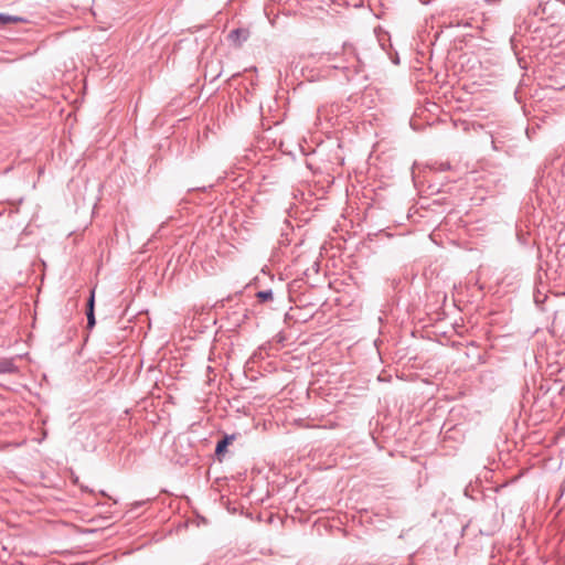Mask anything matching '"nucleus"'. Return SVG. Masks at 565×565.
<instances>
[{
	"label": "nucleus",
	"mask_w": 565,
	"mask_h": 565,
	"mask_svg": "<svg viewBox=\"0 0 565 565\" xmlns=\"http://www.w3.org/2000/svg\"><path fill=\"white\" fill-rule=\"evenodd\" d=\"M321 60L331 63L330 67L342 71L348 81L359 74L363 68V64L356 54L355 47L349 43H344L340 51L323 54Z\"/></svg>",
	"instance_id": "f257e3e1"
},
{
	"label": "nucleus",
	"mask_w": 565,
	"mask_h": 565,
	"mask_svg": "<svg viewBox=\"0 0 565 565\" xmlns=\"http://www.w3.org/2000/svg\"><path fill=\"white\" fill-rule=\"evenodd\" d=\"M249 30L244 28H237L232 30L227 39L236 46H241L244 42H246L249 38Z\"/></svg>",
	"instance_id": "f03ea898"
},
{
	"label": "nucleus",
	"mask_w": 565,
	"mask_h": 565,
	"mask_svg": "<svg viewBox=\"0 0 565 565\" xmlns=\"http://www.w3.org/2000/svg\"><path fill=\"white\" fill-rule=\"evenodd\" d=\"M86 317H87V328L88 329H93L95 323H96V319H95V289H93L90 291V296H89V298L87 300Z\"/></svg>",
	"instance_id": "7ed1b4c3"
},
{
	"label": "nucleus",
	"mask_w": 565,
	"mask_h": 565,
	"mask_svg": "<svg viewBox=\"0 0 565 565\" xmlns=\"http://www.w3.org/2000/svg\"><path fill=\"white\" fill-rule=\"evenodd\" d=\"M235 439V435H225L221 440L217 441L215 447V455L218 459L223 457L226 451L228 445Z\"/></svg>",
	"instance_id": "20e7f679"
},
{
	"label": "nucleus",
	"mask_w": 565,
	"mask_h": 565,
	"mask_svg": "<svg viewBox=\"0 0 565 565\" xmlns=\"http://www.w3.org/2000/svg\"><path fill=\"white\" fill-rule=\"evenodd\" d=\"M18 372V366L14 364L13 358L0 359V374H13Z\"/></svg>",
	"instance_id": "39448f33"
},
{
	"label": "nucleus",
	"mask_w": 565,
	"mask_h": 565,
	"mask_svg": "<svg viewBox=\"0 0 565 565\" xmlns=\"http://www.w3.org/2000/svg\"><path fill=\"white\" fill-rule=\"evenodd\" d=\"M25 20L18 15H11L6 13H0V25H7L10 23H20L24 22Z\"/></svg>",
	"instance_id": "423d86ee"
},
{
	"label": "nucleus",
	"mask_w": 565,
	"mask_h": 565,
	"mask_svg": "<svg viewBox=\"0 0 565 565\" xmlns=\"http://www.w3.org/2000/svg\"><path fill=\"white\" fill-rule=\"evenodd\" d=\"M256 297L260 302H266L273 300V291L271 289L260 290L256 294Z\"/></svg>",
	"instance_id": "0eeeda50"
},
{
	"label": "nucleus",
	"mask_w": 565,
	"mask_h": 565,
	"mask_svg": "<svg viewBox=\"0 0 565 565\" xmlns=\"http://www.w3.org/2000/svg\"><path fill=\"white\" fill-rule=\"evenodd\" d=\"M449 169V164H443V170Z\"/></svg>",
	"instance_id": "6e6552de"
}]
</instances>
